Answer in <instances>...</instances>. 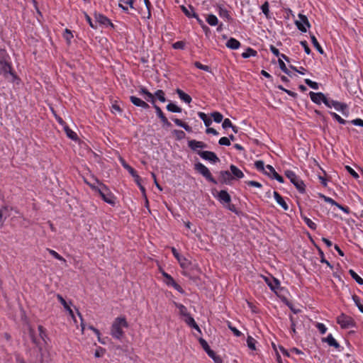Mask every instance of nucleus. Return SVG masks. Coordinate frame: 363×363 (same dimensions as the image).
Masks as SVG:
<instances>
[{
    "instance_id": "35",
    "label": "nucleus",
    "mask_w": 363,
    "mask_h": 363,
    "mask_svg": "<svg viewBox=\"0 0 363 363\" xmlns=\"http://www.w3.org/2000/svg\"><path fill=\"white\" fill-rule=\"evenodd\" d=\"M261 9L262 13L264 14L267 18H270L269 14V4L268 1H265L262 6Z\"/></svg>"
},
{
    "instance_id": "46",
    "label": "nucleus",
    "mask_w": 363,
    "mask_h": 363,
    "mask_svg": "<svg viewBox=\"0 0 363 363\" xmlns=\"http://www.w3.org/2000/svg\"><path fill=\"white\" fill-rule=\"evenodd\" d=\"M330 114L333 116L334 119H335L337 121H338L340 124H345L346 121L343 118H342L338 114H337L335 112H330Z\"/></svg>"
},
{
    "instance_id": "10",
    "label": "nucleus",
    "mask_w": 363,
    "mask_h": 363,
    "mask_svg": "<svg viewBox=\"0 0 363 363\" xmlns=\"http://www.w3.org/2000/svg\"><path fill=\"white\" fill-rule=\"evenodd\" d=\"M299 21H296V25L298 30L301 32H306V28L304 26L306 25L307 27H310V23L307 17L303 14H298Z\"/></svg>"
},
{
    "instance_id": "54",
    "label": "nucleus",
    "mask_w": 363,
    "mask_h": 363,
    "mask_svg": "<svg viewBox=\"0 0 363 363\" xmlns=\"http://www.w3.org/2000/svg\"><path fill=\"white\" fill-rule=\"evenodd\" d=\"M316 328L321 334H325L327 331V328L323 323H318L316 325Z\"/></svg>"
},
{
    "instance_id": "26",
    "label": "nucleus",
    "mask_w": 363,
    "mask_h": 363,
    "mask_svg": "<svg viewBox=\"0 0 363 363\" xmlns=\"http://www.w3.org/2000/svg\"><path fill=\"white\" fill-rule=\"evenodd\" d=\"M176 92L182 101H184L186 104L191 103L192 99H191V97L189 94H186L180 89H177L176 90Z\"/></svg>"
},
{
    "instance_id": "16",
    "label": "nucleus",
    "mask_w": 363,
    "mask_h": 363,
    "mask_svg": "<svg viewBox=\"0 0 363 363\" xmlns=\"http://www.w3.org/2000/svg\"><path fill=\"white\" fill-rule=\"evenodd\" d=\"M172 252L175 258L178 260L180 264V266L182 268H186L188 267L189 262V261L184 257L181 256L177 250L174 247H172Z\"/></svg>"
},
{
    "instance_id": "49",
    "label": "nucleus",
    "mask_w": 363,
    "mask_h": 363,
    "mask_svg": "<svg viewBox=\"0 0 363 363\" xmlns=\"http://www.w3.org/2000/svg\"><path fill=\"white\" fill-rule=\"evenodd\" d=\"M64 38L66 39L67 43L69 44L71 42V39L73 38V35L69 29H65V31L64 33Z\"/></svg>"
},
{
    "instance_id": "19",
    "label": "nucleus",
    "mask_w": 363,
    "mask_h": 363,
    "mask_svg": "<svg viewBox=\"0 0 363 363\" xmlns=\"http://www.w3.org/2000/svg\"><path fill=\"white\" fill-rule=\"evenodd\" d=\"M264 279L266 281V283L267 284V285L270 287V289L272 290V291H275L276 289H277L279 286V281L274 278V277H264Z\"/></svg>"
},
{
    "instance_id": "45",
    "label": "nucleus",
    "mask_w": 363,
    "mask_h": 363,
    "mask_svg": "<svg viewBox=\"0 0 363 363\" xmlns=\"http://www.w3.org/2000/svg\"><path fill=\"white\" fill-rule=\"evenodd\" d=\"M199 343L201 345L202 348L205 350L206 352H207V351H209L211 350L208 344L204 339H203L202 337H200L199 339Z\"/></svg>"
},
{
    "instance_id": "7",
    "label": "nucleus",
    "mask_w": 363,
    "mask_h": 363,
    "mask_svg": "<svg viewBox=\"0 0 363 363\" xmlns=\"http://www.w3.org/2000/svg\"><path fill=\"white\" fill-rule=\"evenodd\" d=\"M329 106H327L328 108L333 107L335 110L341 111L342 113L347 116H348V110L347 106L344 103H340L337 101H335L333 99H328Z\"/></svg>"
},
{
    "instance_id": "29",
    "label": "nucleus",
    "mask_w": 363,
    "mask_h": 363,
    "mask_svg": "<svg viewBox=\"0 0 363 363\" xmlns=\"http://www.w3.org/2000/svg\"><path fill=\"white\" fill-rule=\"evenodd\" d=\"M175 124L179 127L183 128L187 132H191V128L186 123L178 118H172Z\"/></svg>"
},
{
    "instance_id": "31",
    "label": "nucleus",
    "mask_w": 363,
    "mask_h": 363,
    "mask_svg": "<svg viewBox=\"0 0 363 363\" xmlns=\"http://www.w3.org/2000/svg\"><path fill=\"white\" fill-rule=\"evenodd\" d=\"M257 52L255 50H254L251 48H248L245 50V52L242 53V57L243 58H248L250 57H255V56H257Z\"/></svg>"
},
{
    "instance_id": "56",
    "label": "nucleus",
    "mask_w": 363,
    "mask_h": 363,
    "mask_svg": "<svg viewBox=\"0 0 363 363\" xmlns=\"http://www.w3.org/2000/svg\"><path fill=\"white\" fill-rule=\"evenodd\" d=\"M228 328L236 337H240L241 335V332L239 331L236 328L232 326L230 323H228Z\"/></svg>"
},
{
    "instance_id": "3",
    "label": "nucleus",
    "mask_w": 363,
    "mask_h": 363,
    "mask_svg": "<svg viewBox=\"0 0 363 363\" xmlns=\"http://www.w3.org/2000/svg\"><path fill=\"white\" fill-rule=\"evenodd\" d=\"M0 74L9 82H14L17 79L16 75L12 71L11 65L3 59L0 60Z\"/></svg>"
},
{
    "instance_id": "8",
    "label": "nucleus",
    "mask_w": 363,
    "mask_h": 363,
    "mask_svg": "<svg viewBox=\"0 0 363 363\" xmlns=\"http://www.w3.org/2000/svg\"><path fill=\"white\" fill-rule=\"evenodd\" d=\"M309 95L313 102L317 104H320L323 102L325 106H329L328 98L322 92L315 93L311 91Z\"/></svg>"
},
{
    "instance_id": "48",
    "label": "nucleus",
    "mask_w": 363,
    "mask_h": 363,
    "mask_svg": "<svg viewBox=\"0 0 363 363\" xmlns=\"http://www.w3.org/2000/svg\"><path fill=\"white\" fill-rule=\"evenodd\" d=\"M174 135L176 136L177 139L182 140L185 137V133L180 130H174L173 131Z\"/></svg>"
},
{
    "instance_id": "9",
    "label": "nucleus",
    "mask_w": 363,
    "mask_h": 363,
    "mask_svg": "<svg viewBox=\"0 0 363 363\" xmlns=\"http://www.w3.org/2000/svg\"><path fill=\"white\" fill-rule=\"evenodd\" d=\"M197 154L203 160L216 163L220 161L217 155L211 151H197Z\"/></svg>"
},
{
    "instance_id": "55",
    "label": "nucleus",
    "mask_w": 363,
    "mask_h": 363,
    "mask_svg": "<svg viewBox=\"0 0 363 363\" xmlns=\"http://www.w3.org/2000/svg\"><path fill=\"white\" fill-rule=\"evenodd\" d=\"M289 319H290V321H291V332H292L293 334H296V321H295V320H294V317L292 315H290Z\"/></svg>"
},
{
    "instance_id": "33",
    "label": "nucleus",
    "mask_w": 363,
    "mask_h": 363,
    "mask_svg": "<svg viewBox=\"0 0 363 363\" xmlns=\"http://www.w3.org/2000/svg\"><path fill=\"white\" fill-rule=\"evenodd\" d=\"M176 307L179 309V314L184 317H186L189 315H190L188 312V310L186 306L181 303H175Z\"/></svg>"
},
{
    "instance_id": "34",
    "label": "nucleus",
    "mask_w": 363,
    "mask_h": 363,
    "mask_svg": "<svg viewBox=\"0 0 363 363\" xmlns=\"http://www.w3.org/2000/svg\"><path fill=\"white\" fill-rule=\"evenodd\" d=\"M301 218L304 220L305 223L312 230H315L316 228V224L313 222L310 218L306 217L305 215L301 214Z\"/></svg>"
},
{
    "instance_id": "13",
    "label": "nucleus",
    "mask_w": 363,
    "mask_h": 363,
    "mask_svg": "<svg viewBox=\"0 0 363 363\" xmlns=\"http://www.w3.org/2000/svg\"><path fill=\"white\" fill-rule=\"evenodd\" d=\"M121 162L122 166L131 174V176L134 178L135 182H138V180H141L140 176L137 174V172L130 167L128 164L125 162V161L123 159H121Z\"/></svg>"
},
{
    "instance_id": "17",
    "label": "nucleus",
    "mask_w": 363,
    "mask_h": 363,
    "mask_svg": "<svg viewBox=\"0 0 363 363\" xmlns=\"http://www.w3.org/2000/svg\"><path fill=\"white\" fill-rule=\"evenodd\" d=\"M233 177L228 171H220L219 182L222 184H230Z\"/></svg>"
},
{
    "instance_id": "38",
    "label": "nucleus",
    "mask_w": 363,
    "mask_h": 363,
    "mask_svg": "<svg viewBox=\"0 0 363 363\" xmlns=\"http://www.w3.org/2000/svg\"><path fill=\"white\" fill-rule=\"evenodd\" d=\"M263 173L272 178L277 172L272 166L267 164Z\"/></svg>"
},
{
    "instance_id": "15",
    "label": "nucleus",
    "mask_w": 363,
    "mask_h": 363,
    "mask_svg": "<svg viewBox=\"0 0 363 363\" xmlns=\"http://www.w3.org/2000/svg\"><path fill=\"white\" fill-rule=\"evenodd\" d=\"M188 146L193 151H197L199 148L203 149L207 147V145L201 141H197L196 140H191L188 141Z\"/></svg>"
},
{
    "instance_id": "50",
    "label": "nucleus",
    "mask_w": 363,
    "mask_h": 363,
    "mask_svg": "<svg viewBox=\"0 0 363 363\" xmlns=\"http://www.w3.org/2000/svg\"><path fill=\"white\" fill-rule=\"evenodd\" d=\"M219 145L229 146L230 145V139L227 137L220 138L218 141Z\"/></svg>"
},
{
    "instance_id": "41",
    "label": "nucleus",
    "mask_w": 363,
    "mask_h": 363,
    "mask_svg": "<svg viewBox=\"0 0 363 363\" xmlns=\"http://www.w3.org/2000/svg\"><path fill=\"white\" fill-rule=\"evenodd\" d=\"M49 253L54 257L55 259L62 261L63 262H66V259L63 258L60 254H58L56 251L50 249H48Z\"/></svg>"
},
{
    "instance_id": "12",
    "label": "nucleus",
    "mask_w": 363,
    "mask_h": 363,
    "mask_svg": "<svg viewBox=\"0 0 363 363\" xmlns=\"http://www.w3.org/2000/svg\"><path fill=\"white\" fill-rule=\"evenodd\" d=\"M217 199L223 205L229 204L231 201V197L225 190L220 191L218 194Z\"/></svg>"
},
{
    "instance_id": "62",
    "label": "nucleus",
    "mask_w": 363,
    "mask_h": 363,
    "mask_svg": "<svg viewBox=\"0 0 363 363\" xmlns=\"http://www.w3.org/2000/svg\"><path fill=\"white\" fill-rule=\"evenodd\" d=\"M354 301L355 302L357 306L358 307L359 310L363 313V306L359 303V298L357 296H353L352 297Z\"/></svg>"
},
{
    "instance_id": "57",
    "label": "nucleus",
    "mask_w": 363,
    "mask_h": 363,
    "mask_svg": "<svg viewBox=\"0 0 363 363\" xmlns=\"http://www.w3.org/2000/svg\"><path fill=\"white\" fill-rule=\"evenodd\" d=\"M222 127L224 129H227L228 128L233 127V124L229 118L224 119Z\"/></svg>"
},
{
    "instance_id": "20",
    "label": "nucleus",
    "mask_w": 363,
    "mask_h": 363,
    "mask_svg": "<svg viewBox=\"0 0 363 363\" xmlns=\"http://www.w3.org/2000/svg\"><path fill=\"white\" fill-rule=\"evenodd\" d=\"M139 93L140 94L145 95V99L151 104H154L155 102V98L154 97V95L150 93L146 88L143 86L140 87Z\"/></svg>"
},
{
    "instance_id": "39",
    "label": "nucleus",
    "mask_w": 363,
    "mask_h": 363,
    "mask_svg": "<svg viewBox=\"0 0 363 363\" xmlns=\"http://www.w3.org/2000/svg\"><path fill=\"white\" fill-rule=\"evenodd\" d=\"M311 41H312V43L313 45V46L316 48V50L320 53V54H323V48H321V46L320 45L319 43L318 42L316 38L315 37V35H311Z\"/></svg>"
},
{
    "instance_id": "11",
    "label": "nucleus",
    "mask_w": 363,
    "mask_h": 363,
    "mask_svg": "<svg viewBox=\"0 0 363 363\" xmlns=\"http://www.w3.org/2000/svg\"><path fill=\"white\" fill-rule=\"evenodd\" d=\"M153 105L154 108L155 109V112L158 118L161 120L162 123L164 126L169 127L171 126V123L168 121L167 117L163 113L160 107H159L155 102L152 104Z\"/></svg>"
},
{
    "instance_id": "64",
    "label": "nucleus",
    "mask_w": 363,
    "mask_h": 363,
    "mask_svg": "<svg viewBox=\"0 0 363 363\" xmlns=\"http://www.w3.org/2000/svg\"><path fill=\"white\" fill-rule=\"evenodd\" d=\"M351 123L354 125L363 127V120L361 118L354 119L351 121Z\"/></svg>"
},
{
    "instance_id": "53",
    "label": "nucleus",
    "mask_w": 363,
    "mask_h": 363,
    "mask_svg": "<svg viewBox=\"0 0 363 363\" xmlns=\"http://www.w3.org/2000/svg\"><path fill=\"white\" fill-rule=\"evenodd\" d=\"M89 328L90 330H93V331H94V333L97 335L98 340H99L101 343H102V344H104H104H105V342L101 340V337H100V335H101V334H100L99 330L98 329L95 328H94V326H92V325L89 326Z\"/></svg>"
},
{
    "instance_id": "60",
    "label": "nucleus",
    "mask_w": 363,
    "mask_h": 363,
    "mask_svg": "<svg viewBox=\"0 0 363 363\" xmlns=\"http://www.w3.org/2000/svg\"><path fill=\"white\" fill-rule=\"evenodd\" d=\"M111 111L112 113H115L116 112L119 113H121L122 112V110L121 108H120L119 105H118L117 104H113L111 106Z\"/></svg>"
},
{
    "instance_id": "6",
    "label": "nucleus",
    "mask_w": 363,
    "mask_h": 363,
    "mask_svg": "<svg viewBox=\"0 0 363 363\" xmlns=\"http://www.w3.org/2000/svg\"><path fill=\"white\" fill-rule=\"evenodd\" d=\"M337 323L343 329H348L354 326L355 323L353 318L344 313H342L337 318Z\"/></svg>"
},
{
    "instance_id": "23",
    "label": "nucleus",
    "mask_w": 363,
    "mask_h": 363,
    "mask_svg": "<svg viewBox=\"0 0 363 363\" xmlns=\"http://www.w3.org/2000/svg\"><path fill=\"white\" fill-rule=\"evenodd\" d=\"M184 322L191 328L196 329L198 332L201 333L200 328L194 320V318L189 315L185 317Z\"/></svg>"
},
{
    "instance_id": "58",
    "label": "nucleus",
    "mask_w": 363,
    "mask_h": 363,
    "mask_svg": "<svg viewBox=\"0 0 363 363\" xmlns=\"http://www.w3.org/2000/svg\"><path fill=\"white\" fill-rule=\"evenodd\" d=\"M347 172L355 179H357L359 177L358 174L350 166L345 167Z\"/></svg>"
},
{
    "instance_id": "59",
    "label": "nucleus",
    "mask_w": 363,
    "mask_h": 363,
    "mask_svg": "<svg viewBox=\"0 0 363 363\" xmlns=\"http://www.w3.org/2000/svg\"><path fill=\"white\" fill-rule=\"evenodd\" d=\"M245 183L248 186H254V187H257V188H261L262 187V184L259 182H258L248 181V182H246Z\"/></svg>"
},
{
    "instance_id": "28",
    "label": "nucleus",
    "mask_w": 363,
    "mask_h": 363,
    "mask_svg": "<svg viewBox=\"0 0 363 363\" xmlns=\"http://www.w3.org/2000/svg\"><path fill=\"white\" fill-rule=\"evenodd\" d=\"M230 169L233 174V175L237 179H241L244 177V174L242 172L238 169L235 165L231 164L230 167Z\"/></svg>"
},
{
    "instance_id": "37",
    "label": "nucleus",
    "mask_w": 363,
    "mask_h": 363,
    "mask_svg": "<svg viewBox=\"0 0 363 363\" xmlns=\"http://www.w3.org/2000/svg\"><path fill=\"white\" fill-rule=\"evenodd\" d=\"M349 274L352 277V279L357 281V283L360 285L363 284V279L361 278L353 269H350Z\"/></svg>"
},
{
    "instance_id": "43",
    "label": "nucleus",
    "mask_w": 363,
    "mask_h": 363,
    "mask_svg": "<svg viewBox=\"0 0 363 363\" xmlns=\"http://www.w3.org/2000/svg\"><path fill=\"white\" fill-rule=\"evenodd\" d=\"M255 166L257 170L260 172H264L266 167L264 166V163L262 160H257L255 162Z\"/></svg>"
},
{
    "instance_id": "40",
    "label": "nucleus",
    "mask_w": 363,
    "mask_h": 363,
    "mask_svg": "<svg viewBox=\"0 0 363 363\" xmlns=\"http://www.w3.org/2000/svg\"><path fill=\"white\" fill-rule=\"evenodd\" d=\"M153 95H154V97H157L158 99V100L160 101L161 102L166 101L164 92L162 89H158L157 91H156L155 92V94Z\"/></svg>"
},
{
    "instance_id": "25",
    "label": "nucleus",
    "mask_w": 363,
    "mask_h": 363,
    "mask_svg": "<svg viewBox=\"0 0 363 363\" xmlns=\"http://www.w3.org/2000/svg\"><path fill=\"white\" fill-rule=\"evenodd\" d=\"M226 47L231 50H237L240 47V43L234 38H230L226 43Z\"/></svg>"
},
{
    "instance_id": "36",
    "label": "nucleus",
    "mask_w": 363,
    "mask_h": 363,
    "mask_svg": "<svg viewBox=\"0 0 363 363\" xmlns=\"http://www.w3.org/2000/svg\"><path fill=\"white\" fill-rule=\"evenodd\" d=\"M167 109L169 111L172 112V113H181L182 112V108L173 103H169V104H167Z\"/></svg>"
},
{
    "instance_id": "52",
    "label": "nucleus",
    "mask_w": 363,
    "mask_h": 363,
    "mask_svg": "<svg viewBox=\"0 0 363 363\" xmlns=\"http://www.w3.org/2000/svg\"><path fill=\"white\" fill-rule=\"evenodd\" d=\"M194 65L198 68V69H202V70H204V71H206V72H209L210 70V67L207 65H202L201 62H196L194 63Z\"/></svg>"
},
{
    "instance_id": "2",
    "label": "nucleus",
    "mask_w": 363,
    "mask_h": 363,
    "mask_svg": "<svg viewBox=\"0 0 363 363\" xmlns=\"http://www.w3.org/2000/svg\"><path fill=\"white\" fill-rule=\"evenodd\" d=\"M91 188L97 191L101 199L111 205L115 204V196L104 184L99 183L98 186L90 185Z\"/></svg>"
},
{
    "instance_id": "30",
    "label": "nucleus",
    "mask_w": 363,
    "mask_h": 363,
    "mask_svg": "<svg viewBox=\"0 0 363 363\" xmlns=\"http://www.w3.org/2000/svg\"><path fill=\"white\" fill-rule=\"evenodd\" d=\"M64 130L69 138L73 140H76L77 139V133L72 130L67 125H65Z\"/></svg>"
},
{
    "instance_id": "14",
    "label": "nucleus",
    "mask_w": 363,
    "mask_h": 363,
    "mask_svg": "<svg viewBox=\"0 0 363 363\" xmlns=\"http://www.w3.org/2000/svg\"><path fill=\"white\" fill-rule=\"evenodd\" d=\"M216 11L218 13V15L220 18L225 19L226 21H230L232 18L228 12V11L225 9L222 5H217Z\"/></svg>"
},
{
    "instance_id": "61",
    "label": "nucleus",
    "mask_w": 363,
    "mask_h": 363,
    "mask_svg": "<svg viewBox=\"0 0 363 363\" xmlns=\"http://www.w3.org/2000/svg\"><path fill=\"white\" fill-rule=\"evenodd\" d=\"M57 299L59 300V301L61 303V304L64 306V308L65 309H67L69 307V305L67 304L66 301L63 298V297L60 294H57Z\"/></svg>"
},
{
    "instance_id": "4",
    "label": "nucleus",
    "mask_w": 363,
    "mask_h": 363,
    "mask_svg": "<svg viewBox=\"0 0 363 363\" xmlns=\"http://www.w3.org/2000/svg\"><path fill=\"white\" fill-rule=\"evenodd\" d=\"M285 175L290 179L291 182L296 186L300 193L305 192L306 186L303 182L293 171H286Z\"/></svg>"
},
{
    "instance_id": "5",
    "label": "nucleus",
    "mask_w": 363,
    "mask_h": 363,
    "mask_svg": "<svg viewBox=\"0 0 363 363\" xmlns=\"http://www.w3.org/2000/svg\"><path fill=\"white\" fill-rule=\"evenodd\" d=\"M195 169L204 177L208 181L214 184H217L218 182L212 177L209 169L202 163L198 162L195 164Z\"/></svg>"
},
{
    "instance_id": "27",
    "label": "nucleus",
    "mask_w": 363,
    "mask_h": 363,
    "mask_svg": "<svg viewBox=\"0 0 363 363\" xmlns=\"http://www.w3.org/2000/svg\"><path fill=\"white\" fill-rule=\"evenodd\" d=\"M95 18H96L97 22H99L101 24L106 25V26L111 25V26H113V24L110 21V20L106 16H105L102 14H99V13L96 14Z\"/></svg>"
},
{
    "instance_id": "44",
    "label": "nucleus",
    "mask_w": 363,
    "mask_h": 363,
    "mask_svg": "<svg viewBox=\"0 0 363 363\" xmlns=\"http://www.w3.org/2000/svg\"><path fill=\"white\" fill-rule=\"evenodd\" d=\"M305 83L313 89H318V88H319L318 84L317 82H313L312 80H311L309 79H306Z\"/></svg>"
},
{
    "instance_id": "47",
    "label": "nucleus",
    "mask_w": 363,
    "mask_h": 363,
    "mask_svg": "<svg viewBox=\"0 0 363 363\" xmlns=\"http://www.w3.org/2000/svg\"><path fill=\"white\" fill-rule=\"evenodd\" d=\"M247 346L250 349L255 350V340L252 337L249 336L247 339Z\"/></svg>"
},
{
    "instance_id": "42",
    "label": "nucleus",
    "mask_w": 363,
    "mask_h": 363,
    "mask_svg": "<svg viewBox=\"0 0 363 363\" xmlns=\"http://www.w3.org/2000/svg\"><path fill=\"white\" fill-rule=\"evenodd\" d=\"M211 116L213 118V121L216 123H220L223 118V115L217 111L213 112L211 113Z\"/></svg>"
},
{
    "instance_id": "1",
    "label": "nucleus",
    "mask_w": 363,
    "mask_h": 363,
    "mask_svg": "<svg viewBox=\"0 0 363 363\" xmlns=\"http://www.w3.org/2000/svg\"><path fill=\"white\" fill-rule=\"evenodd\" d=\"M128 328V323L126 321L125 317H118L116 318L111 327V335L116 339L121 340L124 337V331L123 328Z\"/></svg>"
},
{
    "instance_id": "22",
    "label": "nucleus",
    "mask_w": 363,
    "mask_h": 363,
    "mask_svg": "<svg viewBox=\"0 0 363 363\" xmlns=\"http://www.w3.org/2000/svg\"><path fill=\"white\" fill-rule=\"evenodd\" d=\"M274 197L277 202L278 204H279L284 210L287 211L289 209V206L283 199V197L277 191H274Z\"/></svg>"
},
{
    "instance_id": "21",
    "label": "nucleus",
    "mask_w": 363,
    "mask_h": 363,
    "mask_svg": "<svg viewBox=\"0 0 363 363\" xmlns=\"http://www.w3.org/2000/svg\"><path fill=\"white\" fill-rule=\"evenodd\" d=\"M323 342H327L330 346L334 347L335 349L340 350V345L333 337L332 334H329L327 337L322 339Z\"/></svg>"
},
{
    "instance_id": "32",
    "label": "nucleus",
    "mask_w": 363,
    "mask_h": 363,
    "mask_svg": "<svg viewBox=\"0 0 363 363\" xmlns=\"http://www.w3.org/2000/svg\"><path fill=\"white\" fill-rule=\"evenodd\" d=\"M206 21L211 26H215L218 23V18L213 14L208 15L206 17Z\"/></svg>"
},
{
    "instance_id": "63",
    "label": "nucleus",
    "mask_w": 363,
    "mask_h": 363,
    "mask_svg": "<svg viewBox=\"0 0 363 363\" xmlns=\"http://www.w3.org/2000/svg\"><path fill=\"white\" fill-rule=\"evenodd\" d=\"M351 123L354 125L363 127V120L361 118L354 119L351 121Z\"/></svg>"
},
{
    "instance_id": "51",
    "label": "nucleus",
    "mask_w": 363,
    "mask_h": 363,
    "mask_svg": "<svg viewBox=\"0 0 363 363\" xmlns=\"http://www.w3.org/2000/svg\"><path fill=\"white\" fill-rule=\"evenodd\" d=\"M173 48L182 50L185 47V43L184 41H177L172 45Z\"/></svg>"
},
{
    "instance_id": "24",
    "label": "nucleus",
    "mask_w": 363,
    "mask_h": 363,
    "mask_svg": "<svg viewBox=\"0 0 363 363\" xmlns=\"http://www.w3.org/2000/svg\"><path fill=\"white\" fill-rule=\"evenodd\" d=\"M181 9L188 18L196 16L194 9L191 5H189L187 7L182 5L181 6Z\"/></svg>"
},
{
    "instance_id": "18",
    "label": "nucleus",
    "mask_w": 363,
    "mask_h": 363,
    "mask_svg": "<svg viewBox=\"0 0 363 363\" xmlns=\"http://www.w3.org/2000/svg\"><path fill=\"white\" fill-rule=\"evenodd\" d=\"M130 100L136 106L141 107L144 109H148L150 108L147 103L135 96H130Z\"/></svg>"
}]
</instances>
